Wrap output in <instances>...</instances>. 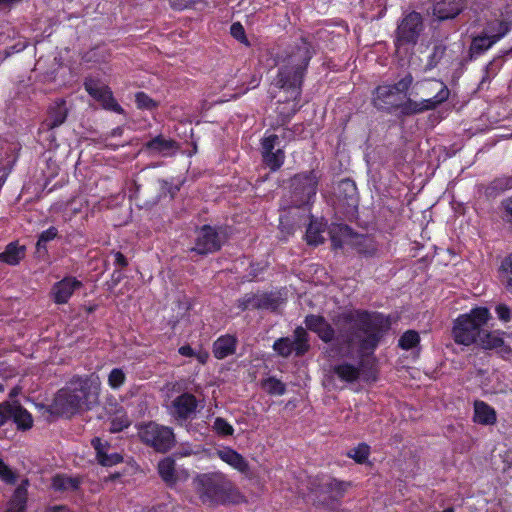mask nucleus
<instances>
[{
	"instance_id": "3",
	"label": "nucleus",
	"mask_w": 512,
	"mask_h": 512,
	"mask_svg": "<svg viewBox=\"0 0 512 512\" xmlns=\"http://www.w3.org/2000/svg\"><path fill=\"white\" fill-rule=\"evenodd\" d=\"M192 486L200 502L209 507L236 503L240 496L233 481L219 470L198 473L192 479Z\"/></svg>"
},
{
	"instance_id": "24",
	"label": "nucleus",
	"mask_w": 512,
	"mask_h": 512,
	"mask_svg": "<svg viewBox=\"0 0 512 512\" xmlns=\"http://www.w3.org/2000/svg\"><path fill=\"white\" fill-rule=\"evenodd\" d=\"M216 455L223 462L241 473H246L249 470L248 461L231 447L216 450Z\"/></svg>"
},
{
	"instance_id": "29",
	"label": "nucleus",
	"mask_w": 512,
	"mask_h": 512,
	"mask_svg": "<svg viewBox=\"0 0 512 512\" xmlns=\"http://www.w3.org/2000/svg\"><path fill=\"white\" fill-rule=\"evenodd\" d=\"M27 485L28 480H24L17 486L8 502L5 512H26L28 499Z\"/></svg>"
},
{
	"instance_id": "20",
	"label": "nucleus",
	"mask_w": 512,
	"mask_h": 512,
	"mask_svg": "<svg viewBox=\"0 0 512 512\" xmlns=\"http://www.w3.org/2000/svg\"><path fill=\"white\" fill-rule=\"evenodd\" d=\"M91 445L96 453V460L98 464L103 467H112L123 462V456L120 453H108L110 444L107 441H102L99 437H94L91 440Z\"/></svg>"
},
{
	"instance_id": "19",
	"label": "nucleus",
	"mask_w": 512,
	"mask_h": 512,
	"mask_svg": "<svg viewBox=\"0 0 512 512\" xmlns=\"http://www.w3.org/2000/svg\"><path fill=\"white\" fill-rule=\"evenodd\" d=\"M82 282L73 276L64 277L56 282L51 290L53 300L56 304H66L74 291L82 287Z\"/></svg>"
},
{
	"instance_id": "9",
	"label": "nucleus",
	"mask_w": 512,
	"mask_h": 512,
	"mask_svg": "<svg viewBox=\"0 0 512 512\" xmlns=\"http://www.w3.org/2000/svg\"><path fill=\"white\" fill-rule=\"evenodd\" d=\"M437 83H439L441 87L432 98L423 99L421 101H414L408 98L405 102L398 104L397 109H399L400 115L407 117L420 114L425 111L434 110L442 103L446 102L449 99L450 90L442 81H437Z\"/></svg>"
},
{
	"instance_id": "33",
	"label": "nucleus",
	"mask_w": 512,
	"mask_h": 512,
	"mask_svg": "<svg viewBox=\"0 0 512 512\" xmlns=\"http://www.w3.org/2000/svg\"><path fill=\"white\" fill-rule=\"evenodd\" d=\"M512 189V175L500 176L489 183L486 188V194L489 197H497L507 190Z\"/></svg>"
},
{
	"instance_id": "31",
	"label": "nucleus",
	"mask_w": 512,
	"mask_h": 512,
	"mask_svg": "<svg viewBox=\"0 0 512 512\" xmlns=\"http://www.w3.org/2000/svg\"><path fill=\"white\" fill-rule=\"evenodd\" d=\"M350 486V482L328 477L321 483L320 488L321 491L331 494L333 498H342Z\"/></svg>"
},
{
	"instance_id": "57",
	"label": "nucleus",
	"mask_w": 512,
	"mask_h": 512,
	"mask_svg": "<svg viewBox=\"0 0 512 512\" xmlns=\"http://www.w3.org/2000/svg\"><path fill=\"white\" fill-rule=\"evenodd\" d=\"M497 317L503 322H509L511 319V310L506 304H498L495 308Z\"/></svg>"
},
{
	"instance_id": "58",
	"label": "nucleus",
	"mask_w": 512,
	"mask_h": 512,
	"mask_svg": "<svg viewBox=\"0 0 512 512\" xmlns=\"http://www.w3.org/2000/svg\"><path fill=\"white\" fill-rule=\"evenodd\" d=\"M114 265L120 268H126L128 266V260L123 253L120 251L113 252Z\"/></svg>"
},
{
	"instance_id": "45",
	"label": "nucleus",
	"mask_w": 512,
	"mask_h": 512,
	"mask_svg": "<svg viewBox=\"0 0 512 512\" xmlns=\"http://www.w3.org/2000/svg\"><path fill=\"white\" fill-rule=\"evenodd\" d=\"M135 104L140 110L153 111L159 107V103L143 91L135 94Z\"/></svg>"
},
{
	"instance_id": "26",
	"label": "nucleus",
	"mask_w": 512,
	"mask_h": 512,
	"mask_svg": "<svg viewBox=\"0 0 512 512\" xmlns=\"http://www.w3.org/2000/svg\"><path fill=\"white\" fill-rule=\"evenodd\" d=\"M26 255V247L19 245L18 241H13L5 246L3 252L0 253V263L10 266L18 265Z\"/></svg>"
},
{
	"instance_id": "18",
	"label": "nucleus",
	"mask_w": 512,
	"mask_h": 512,
	"mask_svg": "<svg viewBox=\"0 0 512 512\" xmlns=\"http://www.w3.org/2000/svg\"><path fill=\"white\" fill-rule=\"evenodd\" d=\"M198 401L196 397L189 392H184L172 401V415L181 422L192 419L196 414Z\"/></svg>"
},
{
	"instance_id": "55",
	"label": "nucleus",
	"mask_w": 512,
	"mask_h": 512,
	"mask_svg": "<svg viewBox=\"0 0 512 512\" xmlns=\"http://www.w3.org/2000/svg\"><path fill=\"white\" fill-rule=\"evenodd\" d=\"M357 252L365 257H374L377 254V247L373 241L358 243Z\"/></svg>"
},
{
	"instance_id": "30",
	"label": "nucleus",
	"mask_w": 512,
	"mask_h": 512,
	"mask_svg": "<svg viewBox=\"0 0 512 512\" xmlns=\"http://www.w3.org/2000/svg\"><path fill=\"white\" fill-rule=\"evenodd\" d=\"M175 466V460L171 457H166L158 463V474L168 487L175 486L178 481Z\"/></svg>"
},
{
	"instance_id": "15",
	"label": "nucleus",
	"mask_w": 512,
	"mask_h": 512,
	"mask_svg": "<svg viewBox=\"0 0 512 512\" xmlns=\"http://www.w3.org/2000/svg\"><path fill=\"white\" fill-rule=\"evenodd\" d=\"M512 30V15L507 11H498L491 14L484 22L482 31L491 36L497 43L506 37Z\"/></svg>"
},
{
	"instance_id": "12",
	"label": "nucleus",
	"mask_w": 512,
	"mask_h": 512,
	"mask_svg": "<svg viewBox=\"0 0 512 512\" xmlns=\"http://www.w3.org/2000/svg\"><path fill=\"white\" fill-rule=\"evenodd\" d=\"M218 230V227L209 224L197 228L194 246L190 251L205 256L221 250L223 243Z\"/></svg>"
},
{
	"instance_id": "36",
	"label": "nucleus",
	"mask_w": 512,
	"mask_h": 512,
	"mask_svg": "<svg viewBox=\"0 0 512 512\" xmlns=\"http://www.w3.org/2000/svg\"><path fill=\"white\" fill-rule=\"evenodd\" d=\"M478 339L479 341H476L475 344L479 345L483 349H495L502 347L504 344V341L500 336L487 330L486 327L482 328L481 335H479Z\"/></svg>"
},
{
	"instance_id": "27",
	"label": "nucleus",
	"mask_w": 512,
	"mask_h": 512,
	"mask_svg": "<svg viewBox=\"0 0 512 512\" xmlns=\"http://www.w3.org/2000/svg\"><path fill=\"white\" fill-rule=\"evenodd\" d=\"M473 421L481 425H494L497 421L495 409L482 400L474 402Z\"/></svg>"
},
{
	"instance_id": "35",
	"label": "nucleus",
	"mask_w": 512,
	"mask_h": 512,
	"mask_svg": "<svg viewBox=\"0 0 512 512\" xmlns=\"http://www.w3.org/2000/svg\"><path fill=\"white\" fill-rule=\"evenodd\" d=\"M52 487L55 491H76L80 487V480L76 477L58 474L52 479Z\"/></svg>"
},
{
	"instance_id": "6",
	"label": "nucleus",
	"mask_w": 512,
	"mask_h": 512,
	"mask_svg": "<svg viewBox=\"0 0 512 512\" xmlns=\"http://www.w3.org/2000/svg\"><path fill=\"white\" fill-rule=\"evenodd\" d=\"M424 28V20L419 12L411 11L404 14L394 32L395 48L399 51L401 48L415 47Z\"/></svg>"
},
{
	"instance_id": "48",
	"label": "nucleus",
	"mask_w": 512,
	"mask_h": 512,
	"mask_svg": "<svg viewBox=\"0 0 512 512\" xmlns=\"http://www.w3.org/2000/svg\"><path fill=\"white\" fill-rule=\"evenodd\" d=\"M126 382V374L121 368H113L108 375V385L111 389L117 390Z\"/></svg>"
},
{
	"instance_id": "44",
	"label": "nucleus",
	"mask_w": 512,
	"mask_h": 512,
	"mask_svg": "<svg viewBox=\"0 0 512 512\" xmlns=\"http://www.w3.org/2000/svg\"><path fill=\"white\" fill-rule=\"evenodd\" d=\"M512 55V47L508 50L501 51V55L499 57L491 60L485 67V75L482 77L481 84L485 82H489L491 77H494L500 69V65L497 64L498 60L502 57Z\"/></svg>"
},
{
	"instance_id": "56",
	"label": "nucleus",
	"mask_w": 512,
	"mask_h": 512,
	"mask_svg": "<svg viewBox=\"0 0 512 512\" xmlns=\"http://www.w3.org/2000/svg\"><path fill=\"white\" fill-rule=\"evenodd\" d=\"M268 265L267 263H261V262H252L250 263V270L248 273L249 280L252 281L256 279L259 275L264 273L267 269Z\"/></svg>"
},
{
	"instance_id": "59",
	"label": "nucleus",
	"mask_w": 512,
	"mask_h": 512,
	"mask_svg": "<svg viewBox=\"0 0 512 512\" xmlns=\"http://www.w3.org/2000/svg\"><path fill=\"white\" fill-rule=\"evenodd\" d=\"M20 2H22V0H0V9L11 8Z\"/></svg>"
},
{
	"instance_id": "50",
	"label": "nucleus",
	"mask_w": 512,
	"mask_h": 512,
	"mask_svg": "<svg viewBox=\"0 0 512 512\" xmlns=\"http://www.w3.org/2000/svg\"><path fill=\"white\" fill-rule=\"evenodd\" d=\"M230 34L234 39H236L240 43H242L246 46H250L249 40L245 33V29L240 22H234L231 24Z\"/></svg>"
},
{
	"instance_id": "51",
	"label": "nucleus",
	"mask_w": 512,
	"mask_h": 512,
	"mask_svg": "<svg viewBox=\"0 0 512 512\" xmlns=\"http://www.w3.org/2000/svg\"><path fill=\"white\" fill-rule=\"evenodd\" d=\"M0 479L7 484H15L16 473L0 458Z\"/></svg>"
},
{
	"instance_id": "41",
	"label": "nucleus",
	"mask_w": 512,
	"mask_h": 512,
	"mask_svg": "<svg viewBox=\"0 0 512 512\" xmlns=\"http://www.w3.org/2000/svg\"><path fill=\"white\" fill-rule=\"evenodd\" d=\"M58 236V229L54 226L49 227L48 229L42 231L38 236V240L36 243V251L37 253L46 254L47 246L46 244L52 240H54Z\"/></svg>"
},
{
	"instance_id": "37",
	"label": "nucleus",
	"mask_w": 512,
	"mask_h": 512,
	"mask_svg": "<svg viewBox=\"0 0 512 512\" xmlns=\"http://www.w3.org/2000/svg\"><path fill=\"white\" fill-rule=\"evenodd\" d=\"M178 353L187 358H195L199 364L205 365L209 360V352L200 348L196 351L190 344L182 345L178 348Z\"/></svg>"
},
{
	"instance_id": "22",
	"label": "nucleus",
	"mask_w": 512,
	"mask_h": 512,
	"mask_svg": "<svg viewBox=\"0 0 512 512\" xmlns=\"http://www.w3.org/2000/svg\"><path fill=\"white\" fill-rule=\"evenodd\" d=\"M372 103L378 110L390 112L393 108L397 109L393 87L391 85L377 86L373 92Z\"/></svg>"
},
{
	"instance_id": "4",
	"label": "nucleus",
	"mask_w": 512,
	"mask_h": 512,
	"mask_svg": "<svg viewBox=\"0 0 512 512\" xmlns=\"http://www.w3.org/2000/svg\"><path fill=\"white\" fill-rule=\"evenodd\" d=\"M491 319V313L487 307L477 306L468 313L458 315L453 321L452 338L458 345L470 346L481 335V330L486 327Z\"/></svg>"
},
{
	"instance_id": "10",
	"label": "nucleus",
	"mask_w": 512,
	"mask_h": 512,
	"mask_svg": "<svg viewBox=\"0 0 512 512\" xmlns=\"http://www.w3.org/2000/svg\"><path fill=\"white\" fill-rule=\"evenodd\" d=\"M85 91L97 102L103 109L114 113L124 115L125 110L115 99L111 88L107 85H101L100 80L93 77H86L83 82Z\"/></svg>"
},
{
	"instance_id": "39",
	"label": "nucleus",
	"mask_w": 512,
	"mask_h": 512,
	"mask_svg": "<svg viewBox=\"0 0 512 512\" xmlns=\"http://www.w3.org/2000/svg\"><path fill=\"white\" fill-rule=\"evenodd\" d=\"M261 385L269 395L282 396L286 393V385L274 376L264 379Z\"/></svg>"
},
{
	"instance_id": "61",
	"label": "nucleus",
	"mask_w": 512,
	"mask_h": 512,
	"mask_svg": "<svg viewBox=\"0 0 512 512\" xmlns=\"http://www.w3.org/2000/svg\"><path fill=\"white\" fill-rule=\"evenodd\" d=\"M331 242H332V246L334 249H338V248L342 247L341 240L334 235L331 236Z\"/></svg>"
},
{
	"instance_id": "60",
	"label": "nucleus",
	"mask_w": 512,
	"mask_h": 512,
	"mask_svg": "<svg viewBox=\"0 0 512 512\" xmlns=\"http://www.w3.org/2000/svg\"><path fill=\"white\" fill-rule=\"evenodd\" d=\"M503 207H504L507 215H509L512 219V197L508 198L507 200H505L503 202Z\"/></svg>"
},
{
	"instance_id": "46",
	"label": "nucleus",
	"mask_w": 512,
	"mask_h": 512,
	"mask_svg": "<svg viewBox=\"0 0 512 512\" xmlns=\"http://www.w3.org/2000/svg\"><path fill=\"white\" fill-rule=\"evenodd\" d=\"M280 305V298L276 297L273 293H263L259 295L257 302L258 309H267L276 311Z\"/></svg>"
},
{
	"instance_id": "34",
	"label": "nucleus",
	"mask_w": 512,
	"mask_h": 512,
	"mask_svg": "<svg viewBox=\"0 0 512 512\" xmlns=\"http://www.w3.org/2000/svg\"><path fill=\"white\" fill-rule=\"evenodd\" d=\"M293 343L295 346V355L300 357L306 354L310 349L309 336L302 326H297L293 332Z\"/></svg>"
},
{
	"instance_id": "38",
	"label": "nucleus",
	"mask_w": 512,
	"mask_h": 512,
	"mask_svg": "<svg viewBox=\"0 0 512 512\" xmlns=\"http://www.w3.org/2000/svg\"><path fill=\"white\" fill-rule=\"evenodd\" d=\"M370 453V446L365 442H361L356 447L350 449L346 455L353 459L357 464H365L368 462Z\"/></svg>"
},
{
	"instance_id": "5",
	"label": "nucleus",
	"mask_w": 512,
	"mask_h": 512,
	"mask_svg": "<svg viewBox=\"0 0 512 512\" xmlns=\"http://www.w3.org/2000/svg\"><path fill=\"white\" fill-rule=\"evenodd\" d=\"M320 177L316 170H309L299 172L291 178V198L296 207L301 208L314 203Z\"/></svg>"
},
{
	"instance_id": "54",
	"label": "nucleus",
	"mask_w": 512,
	"mask_h": 512,
	"mask_svg": "<svg viewBox=\"0 0 512 512\" xmlns=\"http://www.w3.org/2000/svg\"><path fill=\"white\" fill-rule=\"evenodd\" d=\"M413 83V77L410 73L405 75L403 78H401L399 81H397L394 85H391L393 87V90L398 93H406L409 88L411 87Z\"/></svg>"
},
{
	"instance_id": "2",
	"label": "nucleus",
	"mask_w": 512,
	"mask_h": 512,
	"mask_svg": "<svg viewBox=\"0 0 512 512\" xmlns=\"http://www.w3.org/2000/svg\"><path fill=\"white\" fill-rule=\"evenodd\" d=\"M314 49L307 38L301 37L292 51L286 56L278 68L276 86L286 94L285 101H293V113L300 109L299 101L302 95L304 79L314 56Z\"/></svg>"
},
{
	"instance_id": "28",
	"label": "nucleus",
	"mask_w": 512,
	"mask_h": 512,
	"mask_svg": "<svg viewBox=\"0 0 512 512\" xmlns=\"http://www.w3.org/2000/svg\"><path fill=\"white\" fill-rule=\"evenodd\" d=\"M178 148V143L173 139H166L162 135H157L151 140L147 141L143 149L149 153H157L161 155H168V152Z\"/></svg>"
},
{
	"instance_id": "8",
	"label": "nucleus",
	"mask_w": 512,
	"mask_h": 512,
	"mask_svg": "<svg viewBox=\"0 0 512 512\" xmlns=\"http://www.w3.org/2000/svg\"><path fill=\"white\" fill-rule=\"evenodd\" d=\"M138 436L141 442L151 447L158 453H166L175 445V434L168 426L158 424L154 421L143 423L138 428Z\"/></svg>"
},
{
	"instance_id": "64",
	"label": "nucleus",
	"mask_w": 512,
	"mask_h": 512,
	"mask_svg": "<svg viewBox=\"0 0 512 512\" xmlns=\"http://www.w3.org/2000/svg\"><path fill=\"white\" fill-rule=\"evenodd\" d=\"M13 49V52H20L25 48V44L18 43L15 46L11 47Z\"/></svg>"
},
{
	"instance_id": "16",
	"label": "nucleus",
	"mask_w": 512,
	"mask_h": 512,
	"mask_svg": "<svg viewBox=\"0 0 512 512\" xmlns=\"http://www.w3.org/2000/svg\"><path fill=\"white\" fill-rule=\"evenodd\" d=\"M68 113L66 100L63 98L56 99L48 107L47 117L40 124L39 132H51L61 126L66 121Z\"/></svg>"
},
{
	"instance_id": "25",
	"label": "nucleus",
	"mask_w": 512,
	"mask_h": 512,
	"mask_svg": "<svg viewBox=\"0 0 512 512\" xmlns=\"http://www.w3.org/2000/svg\"><path fill=\"white\" fill-rule=\"evenodd\" d=\"M497 42L488 36L483 31L475 35L471 39V43L468 50V56L470 60H474L479 56L483 55L486 51L492 48Z\"/></svg>"
},
{
	"instance_id": "17",
	"label": "nucleus",
	"mask_w": 512,
	"mask_h": 512,
	"mask_svg": "<svg viewBox=\"0 0 512 512\" xmlns=\"http://www.w3.org/2000/svg\"><path fill=\"white\" fill-rule=\"evenodd\" d=\"M306 329L315 333L324 343H331L336 339V330L328 320L320 314H308L305 316Z\"/></svg>"
},
{
	"instance_id": "1",
	"label": "nucleus",
	"mask_w": 512,
	"mask_h": 512,
	"mask_svg": "<svg viewBox=\"0 0 512 512\" xmlns=\"http://www.w3.org/2000/svg\"><path fill=\"white\" fill-rule=\"evenodd\" d=\"M333 322L338 329L335 351L344 358L356 355L358 363L341 362L332 367V373L345 383H354L361 377L365 381L376 382L378 370L374 363L369 364L365 358L374 356L390 330V316L366 309H352L339 313Z\"/></svg>"
},
{
	"instance_id": "40",
	"label": "nucleus",
	"mask_w": 512,
	"mask_h": 512,
	"mask_svg": "<svg viewBox=\"0 0 512 512\" xmlns=\"http://www.w3.org/2000/svg\"><path fill=\"white\" fill-rule=\"evenodd\" d=\"M273 350L281 357L288 358L295 352L293 340L290 337H280L273 343Z\"/></svg>"
},
{
	"instance_id": "13",
	"label": "nucleus",
	"mask_w": 512,
	"mask_h": 512,
	"mask_svg": "<svg viewBox=\"0 0 512 512\" xmlns=\"http://www.w3.org/2000/svg\"><path fill=\"white\" fill-rule=\"evenodd\" d=\"M9 420L14 422L19 431H27L33 427L32 414L18 401L0 402V428Z\"/></svg>"
},
{
	"instance_id": "32",
	"label": "nucleus",
	"mask_w": 512,
	"mask_h": 512,
	"mask_svg": "<svg viewBox=\"0 0 512 512\" xmlns=\"http://www.w3.org/2000/svg\"><path fill=\"white\" fill-rule=\"evenodd\" d=\"M323 232V223L317 221L312 217L305 233V240L307 244L310 246H318L324 243V237L322 236Z\"/></svg>"
},
{
	"instance_id": "62",
	"label": "nucleus",
	"mask_w": 512,
	"mask_h": 512,
	"mask_svg": "<svg viewBox=\"0 0 512 512\" xmlns=\"http://www.w3.org/2000/svg\"><path fill=\"white\" fill-rule=\"evenodd\" d=\"M123 131H124V130H123V128H122V127H116V128H114V129H112V130H111L110 134H111V136H113V137H120V136H122Z\"/></svg>"
},
{
	"instance_id": "49",
	"label": "nucleus",
	"mask_w": 512,
	"mask_h": 512,
	"mask_svg": "<svg viewBox=\"0 0 512 512\" xmlns=\"http://www.w3.org/2000/svg\"><path fill=\"white\" fill-rule=\"evenodd\" d=\"M259 300L258 294L247 293L237 301V307L241 311L248 309H258L257 302Z\"/></svg>"
},
{
	"instance_id": "14",
	"label": "nucleus",
	"mask_w": 512,
	"mask_h": 512,
	"mask_svg": "<svg viewBox=\"0 0 512 512\" xmlns=\"http://www.w3.org/2000/svg\"><path fill=\"white\" fill-rule=\"evenodd\" d=\"M67 385L59 389L51 404V413L58 416L71 418L72 416L84 411V404L80 398L72 393Z\"/></svg>"
},
{
	"instance_id": "43",
	"label": "nucleus",
	"mask_w": 512,
	"mask_h": 512,
	"mask_svg": "<svg viewBox=\"0 0 512 512\" xmlns=\"http://www.w3.org/2000/svg\"><path fill=\"white\" fill-rule=\"evenodd\" d=\"M499 271L506 289L512 293V253L502 260Z\"/></svg>"
},
{
	"instance_id": "11",
	"label": "nucleus",
	"mask_w": 512,
	"mask_h": 512,
	"mask_svg": "<svg viewBox=\"0 0 512 512\" xmlns=\"http://www.w3.org/2000/svg\"><path fill=\"white\" fill-rule=\"evenodd\" d=\"M260 154L262 164L271 172L278 171L286 159L285 151L280 147L278 135H267V132L260 141Z\"/></svg>"
},
{
	"instance_id": "7",
	"label": "nucleus",
	"mask_w": 512,
	"mask_h": 512,
	"mask_svg": "<svg viewBox=\"0 0 512 512\" xmlns=\"http://www.w3.org/2000/svg\"><path fill=\"white\" fill-rule=\"evenodd\" d=\"M65 384L80 398L84 404V411H90L99 404L101 381L97 374H76Z\"/></svg>"
},
{
	"instance_id": "42",
	"label": "nucleus",
	"mask_w": 512,
	"mask_h": 512,
	"mask_svg": "<svg viewBox=\"0 0 512 512\" xmlns=\"http://www.w3.org/2000/svg\"><path fill=\"white\" fill-rule=\"evenodd\" d=\"M420 343V335L415 330L405 331L398 340V346L402 350H411L418 346Z\"/></svg>"
},
{
	"instance_id": "21",
	"label": "nucleus",
	"mask_w": 512,
	"mask_h": 512,
	"mask_svg": "<svg viewBox=\"0 0 512 512\" xmlns=\"http://www.w3.org/2000/svg\"><path fill=\"white\" fill-rule=\"evenodd\" d=\"M463 9V0H441L433 5L432 13L439 21H445L456 18Z\"/></svg>"
},
{
	"instance_id": "63",
	"label": "nucleus",
	"mask_w": 512,
	"mask_h": 512,
	"mask_svg": "<svg viewBox=\"0 0 512 512\" xmlns=\"http://www.w3.org/2000/svg\"><path fill=\"white\" fill-rule=\"evenodd\" d=\"M112 280L114 282V284H118L121 280V274L120 272H117V271H114L113 274H112Z\"/></svg>"
},
{
	"instance_id": "53",
	"label": "nucleus",
	"mask_w": 512,
	"mask_h": 512,
	"mask_svg": "<svg viewBox=\"0 0 512 512\" xmlns=\"http://www.w3.org/2000/svg\"><path fill=\"white\" fill-rule=\"evenodd\" d=\"M174 10H185L194 8L197 4L204 3V0H168Z\"/></svg>"
},
{
	"instance_id": "47",
	"label": "nucleus",
	"mask_w": 512,
	"mask_h": 512,
	"mask_svg": "<svg viewBox=\"0 0 512 512\" xmlns=\"http://www.w3.org/2000/svg\"><path fill=\"white\" fill-rule=\"evenodd\" d=\"M212 428L213 431L221 437L232 436L234 433L233 426L225 418L222 417L215 418Z\"/></svg>"
},
{
	"instance_id": "52",
	"label": "nucleus",
	"mask_w": 512,
	"mask_h": 512,
	"mask_svg": "<svg viewBox=\"0 0 512 512\" xmlns=\"http://www.w3.org/2000/svg\"><path fill=\"white\" fill-rule=\"evenodd\" d=\"M130 426V421L126 415L116 416L111 420L110 431L118 433Z\"/></svg>"
},
{
	"instance_id": "23",
	"label": "nucleus",
	"mask_w": 512,
	"mask_h": 512,
	"mask_svg": "<svg viewBox=\"0 0 512 512\" xmlns=\"http://www.w3.org/2000/svg\"><path fill=\"white\" fill-rule=\"evenodd\" d=\"M237 339L235 336L226 334L218 337L212 346V352L216 359L222 360L233 355L237 348Z\"/></svg>"
}]
</instances>
